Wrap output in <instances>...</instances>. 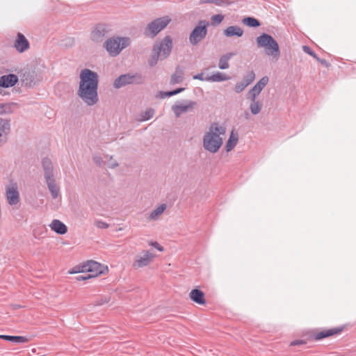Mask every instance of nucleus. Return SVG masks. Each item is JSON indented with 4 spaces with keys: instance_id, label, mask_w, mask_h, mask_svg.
Returning a JSON list of instances; mask_svg holds the SVG:
<instances>
[{
    "instance_id": "37998d69",
    "label": "nucleus",
    "mask_w": 356,
    "mask_h": 356,
    "mask_svg": "<svg viewBox=\"0 0 356 356\" xmlns=\"http://www.w3.org/2000/svg\"><path fill=\"white\" fill-rule=\"evenodd\" d=\"M193 79H198L200 81H207V79H206L207 76H204L203 73H200V74L194 75Z\"/></svg>"
},
{
    "instance_id": "1a4fd4ad",
    "label": "nucleus",
    "mask_w": 356,
    "mask_h": 356,
    "mask_svg": "<svg viewBox=\"0 0 356 356\" xmlns=\"http://www.w3.org/2000/svg\"><path fill=\"white\" fill-rule=\"evenodd\" d=\"M155 257L156 255L153 252L144 250L134 257L132 266L135 269L145 267L150 264Z\"/></svg>"
},
{
    "instance_id": "473e14b6",
    "label": "nucleus",
    "mask_w": 356,
    "mask_h": 356,
    "mask_svg": "<svg viewBox=\"0 0 356 356\" xmlns=\"http://www.w3.org/2000/svg\"><path fill=\"white\" fill-rule=\"evenodd\" d=\"M255 79V74L253 71L247 72L243 78V81L247 83L248 86L251 84Z\"/></svg>"
},
{
    "instance_id": "c03bdc74",
    "label": "nucleus",
    "mask_w": 356,
    "mask_h": 356,
    "mask_svg": "<svg viewBox=\"0 0 356 356\" xmlns=\"http://www.w3.org/2000/svg\"><path fill=\"white\" fill-rule=\"evenodd\" d=\"M8 107L7 104H0V115L7 113L6 108Z\"/></svg>"
},
{
    "instance_id": "6ab92c4d",
    "label": "nucleus",
    "mask_w": 356,
    "mask_h": 356,
    "mask_svg": "<svg viewBox=\"0 0 356 356\" xmlns=\"http://www.w3.org/2000/svg\"><path fill=\"white\" fill-rule=\"evenodd\" d=\"M166 209V204H161L149 214V216L147 217V220L149 222L159 220Z\"/></svg>"
},
{
    "instance_id": "c9c22d12",
    "label": "nucleus",
    "mask_w": 356,
    "mask_h": 356,
    "mask_svg": "<svg viewBox=\"0 0 356 356\" xmlns=\"http://www.w3.org/2000/svg\"><path fill=\"white\" fill-rule=\"evenodd\" d=\"M159 59H161V56H159L158 54L153 53L152 58L149 60V63L151 66H154L157 63Z\"/></svg>"
},
{
    "instance_id": "f704fd0d",
    "label": "nucleus",
    "mask_w": 356,
    "mask_h": 356,
    "mask_svg": "<svg viewBox=\"0 0 356 356\" xmlns=\"http://www.w3.org/2000/svg\"><path fill=\"white\" fill-rule=\"evenodd\" d=\"M247 86H248L247 83H245V82L241 81L240 82L236 83V84L235 85V87H234V91L236 93H240L242 91H243Z\"/></svg>"
},
{
    "instance_id": "423d86ee",
    "label": "nucleus",
    "mask_w": 356,
    "mask_h": 356,
    "mask_svg": "<svg viewBox=\"0 0 356 356\" xmlns=\"http://www.w3.org/2000/svg\"><path fill=\"white\" fill-rule=\"evenodd\" d=\"M5 196L8 204L11 207H16L20 202V194L17 183L10 180L5 187Z\"/></svg>"
},
{
    "instance_id": "9d476101",
    "label": "nucleus",
    "mask_w": 356,
    "mask_h": 356,
    "mask_svg": "<svg viewBox=\"0 0 356 356\" xmlns=\"http://www.w3.org/2000/svg\"><path fill=\"white\" fill-rule=\"evenodd\" d=\"M207 23L205 21H200L198 25L195 27L189 36V41L193 45L197 44L207 35Z\"/></svg>"
},
{
    "instance_id": "6e6552de",
    "label": "nucleus",
    "mask_w": 356,
    "mask_h": 356,
    "mask_svg": "<svg viewBox=\"0 0 356 356\" xmlns=\"http://www.w3.org/2000/svg\"><path fill=\"white\" fill-rule=\"evenodd\" d=\"M170 20L171 19L168 16L156 19L148 24L146 30V34L154 37L161 30L166 27Z\"/></svg>"
},
{
    "instance_id": "f8f14e48",
    "label": "nucleus",
    "mask_w": 356,
    "mask_h": 356,
    "mask_svg": "<svg viewBox=\"0 0 356 356\" xmlns=\"http://www.w3.org/2000/svg\"><path fill=\"white\" fill-rule=\"evenodd\" d=\"M104 266L95 261H88L82 266L81 271L89 273L91 277H95L104 273Z\"/></svg>"
},
{
    "instance_id": "cd10ccee",
    "label": "nucleus",
    "mask_w": 356,
    "mask_h": 356,
    "mask_svg": "<svg viewBox=\"0 0 356 356\" xmlns=\"http://www.w3.org/2000/svg\"><path fill=\"white\" fill-rule=\"evenodd\" d=\"M184 80V73L181 70L177 68L175 72L171 76L170 83H179Z\"/></svg>"
},
{
    "instance_id": "a19ab883",
    "label": "nucleus",
    "mask_w": 356,
    "mask_h": 356,
    "mask_svg": "<svg viewBox=\"0 0 356 356\" xmlns=\"http://www.w3.org/2000/svg\"><path fill=\"white\" fill-rule=\"evenodd\" d=\"M92 277L88 273H87L86 275H79L76 277V280L77 281H84Z\"/></svg>"
},
{
    "instance_id": "2eb2a0df",
    "label": "nucleus",
    "mask_w": 356,
    "mask_h": 356,
    "mask_svg": "<svg viewBox=\"0 0 356 356\" xmlns=\"http://www.w3.org/2000/svg\"><path fill=\"white\" fill-rule=\"evenodd\" d=\"M269 81L267 76H263L259 81L254 86V87L248 92L249 99H257L262 90L266 86Z\"/></svg>"
},
{
    "instance_id": "58836bf2",
    "label": "nucleus",
    "mask_w": 356,
    "mask_h": 356,
    "mask_svg": "<svg viewBox=\"0 0 356 356\" xmlns=\"http://www.w3.org/2000/svg\"><path fill=\"white\" fill-rule=\"evenodd\" d=\"M95 225L100 229H106L108 227V224L102 220L96 221Z\"/></svg>"
},
{
    "instance_id": "79ce46f5",
    "label": "nucleus",
    "mask_w": 356,
    "mask_h": 356,
    "mask_svg": "<svg viewBox=\"0 0 356 356\" xmlns=\"http://www.w3.org/2000/svg\"><path fill=\"white\" fill-rule=\"evenodd\" d=\"M149 245L153 246V247H154L155 248H156L160 252L163 251V248L159 243H157L156 241L150 242Z\"/></svg>"
},
{
    "instance_id": "72a5a7b5",
    "label": "nucleus",
    "mask_w": 356,
    "mask_h": 356,
    "mask_svg": "<svg viewBox=\"0 0 356 356\" xmlns=\"http://www.w3.org/2000/svg\"><path fill=\"white\" fill-rule=\"evenodd\" d=\"M224 16L221 14L214 15L211 17V23L213 25H218L222 22Z\"/></svg>"
},
{
    "instance_id": "20e7f679",
    "label": "nucleus",
    "mask_w": 356,
    "mask_h": 356,
    "mask_svg": "<svg viewBox=\"0 0 356 356\" xmlns=\"http://www.w3.org/2000/svg\"><path fill=\"white\" fill-rule=\"evenodd\" d=\"M258 47L263 48L265 54L277 60L280 57V50L277 42L267 33H262L257 38Z\"/></svg>"
},
{
    "instance_id": "a878e982",
    "label": "nucleus",
    "mask_w": 356,
    "mask_h": 356,
    "mask_svg": "<svg viewBox=\"0 0 356 356\" xmlns=\"http://www.w3.org/2000/svg\"><path fill=\"white\" fill-rule=\"evenodd\" d=\"M238 140V136L237 133L234 131H232L230 136L226 144L227 152L231 151L236 145Z\"/></svg>"
},
{
    "instance_id": "ddd939ff",
    "label": "nucleus",
    "mask_w": 356,
    "mask_h": 356,
    "mask_svg": "<svg viewBox=\"0 0 356 356\" xmlns=\"http://www.w3.org/2000/svg\"><path fill=\"white\" fill-rule=\"evenodd\" d=\"M10 131V120L0 118V147L7 143Z\"/></svg>"
},
{
    "instance_id": "f3484780",
    "label": "nucleus",
    "mask_w": 356,
    "mask_h": 356,
    "mask_svg": "<svg viewBox=\"0 0 356 356\" xmlns=\"http://www.w3.org/2000/svg\"><path fill=\"white\" fill-rule=\"evenodd\" d=\"M14 47L18 52L23 53L29 49L30 44L22 33H18L15 40Z\"/></svg>"
},
{
    "instance_id": "ea45409f",
    "label": "nucleus",
    "mask_w": 356,
    "mask_h": 356,
    "mask_svg": "<svg viewBox=\"0 0 356 356\" xmlns=\"http://www.w3.org/2000/svg\"><path fill=\"white\" fill-rule=\"evenodd\" d=\"M107 166L110 168H115L117 166H118V163L116 161L113 160V158L111 156L109 161L107 162Z\"/></svg>"
},
{
    "instance_id": "09e8293b",
    "label": "nucleus",
    "mask_w": 356,
    "mask_h": 356,
    "mask_svg": "<svg viewBox=\"0 0 356 356\" xmlns=\"http://www.w3.org/2000/svg\"><path fill=\"white\" fill-rule=\"evenodd\" d=\"M245 117L246 119H248L249 118V113H245Z\"/></svg>"
},
{
    "instance_id": "e433bc0d",
    "label": "nucleus",
    "mask_w": 356,
    "mask_h": 356,
    "mask_svg": "<svg viewBox=\"0 0 356 356\" xmlns=\"http://www.w3.org/2000/svg\"><path fill=\"white\" fill-rule=\"evenodd\" d=\"M213 3L218 6H227L229 5V2L226 0H213Z\"/></svg>"
},
{
    "instance_id": "c756f323",
    "label": "nucleus",
    "mask_w": 356,
    "mask_h": 356,
    "mask_svg": "<svg viewBox=\"0 0 356 356\" xmlns=\"http://www.w3.org/2000/svg\"><path fill=\"white\" fill-rule=\"evenodd\" d=\"M154 115V110L153 108H148L145 111L142 112L140 115V121H146L152 118Z\"/></svg>"
},
{
    "instance_id": "49530a36",
    "label": "nucleus",
    "mask_w": 356,
    "mask_h": 356,
    "mask_svg": "<svg viewBox=\"0 0 356 356\" xmlns=\"http://www.w3.org/2000/svg\"><path fill=\"white\" fill-rule=\"evenodd\" d=\"M303 342L302 341H300V340H296V341H293L291 343V346H296V345H299V344H302Z\"/></svg>"
},
{
    "instance_id": "c85d7f7f",
    "label": "nucleus",
    "mask_w": 356,
    "mask_h": 356,
    "mask_svg": "<svg viewBox=\"0 0 356 356\" xmlns=\"http://www.w3.org/2000/svg\"><path fill=\"white\" fill-rule=\"evenodd\" d=\"M340 331H341V330H339V329H331V330H325V331H321V332H318L316 334L315 337H316V339L320 340L323 338L332 336L334 334L339 333V332H340Z\"/></svg>"
},
{
    "instance_id": "412c9836",
    "label": "nucleus",
    "mask_w": 356,
    "mask_h": 356,
    "mask_svg": "<svg viewBox=\"0 0 356 356\" xmlns=\"http://www.w3.org/2000/svg\"><path fill=\"white\" fill-rule=\"evenodd\" d=\"M189 297L193 302L199 305H204L205 303L204 294L199 289H193L189 293Z\"/></svg>"
},
{
    "instance_id": "f03ea898",
    "label": "nucleus",
    "mask_w": 356,
    "mask_h": 356,
    "mask_svg": "<svg viewBox=\"0 0 356 356\" xmlns=\"http://www.w3.org/2000/svg\"><path fill=\"white\" fill-rule=\"evenodd\" d=\"M226 132L224 126L212 123L203 137V147L211 153L217 152L222 145V138Z\"/></svg>"
},
{
    "instance_id": "9b49d317",
    "label": "nucleus",
    "mask_w": 356,
    "mask_h": 356,
    "mask_svg": "<svg viewBox=\"0 0 356 356\" xmlns=\"http://www.w3.org/2000/svg\"><path fill=\"white\" fill-rule=\"evenodd\" d=\"M172 41L170 37H165L160 43L156 44L153 48V53L158 54L161 59L167 58L172 50Z\"/></svg>"
},
{
    "instance_id": "de8ad7c7",
    "label": "nucleus",
    "mask_w": 356,
    "mask_h": 356,
    "mask_svg": "<svg viewBox=\"0 0 356 356\" xmlns=\"http://www.w3.org/2000/svg\"><path fill=\"white\" fill-rule=\"evenodd\" d=\"M316 58L323 65H327V62L325 60H321L317 57Z\"/></svg>"
},
{
    "instance_id": "aec40b11",
    "label": "nucleus",
    "mask_w": 356,
    "mask_h": 356,
    "mask_svg": "<svg viewBox=\"0 0 356 356\" xmlns=\"http://www.w3.org/2000/svg\"><path fill=\"white\" fill-rule=\"evenodd\" d=\"M49 227L51 230L55 232L58 234H65L67 232V226L59 220L54 219L49 225Z\"/></svg>"
},
{
    "instance_id": "7ed1b4c3",
    "label": "nucleus",
    "mask_w": 356,
    "mask_h": 356,
    "mask_svg": "<svg viewBox=\"0 0 356 356\" xmlns=\"http://www.w3.org/2000/svg\"><path fill=\"white\" fill-rule=\"evenodd\" d=\"M42 166L45 182L51 197L56 199L60 195V186L56 183V172L53 163L49 158H44L42 161Z\"/></svg>"
},
{
    "instance_id": "2f4dec72",
    "label": "nucleus",
    "mask_w": 356,
    "mask_h": 356,
    "mask_svg": "<svg viewBox=\"0 0 356 356\" xmlns=\"http://www.w3.org/2000/svg\"><path fill=\"white\" fill-rule=\"evenodd\" d=\"M243 22L250 27H257L260 25L259 22L257 19L250 17L244 18Z\"/></svg>"
},
{
    "instance_id": "4468645a",
    "label": "nucleus",
    "mask_w": 356,
    "mask_h": 356,
    "mask_svg": "<svg viewBox=\"0 0 356 356\" xmlns=\"http://www.w3.org/2000/svg\"><path fill=\"white\" fill-rule=\"evenodd\" d=\"M108 32V26L104 24L97 25L91 33V39L96 42H102Z\"/></svg>"
},
{
    "instance_id": "f257e3e1",
    "label": "nucleus",
    "mask_w": 356,
    "mask_h": 356,
    "mask_svg": "<svg viewBox=\"0 0 356 356\" xmlns=\"http://www.w3.org/2000/svg\"><path fill=\"white\" fill-rule=\"evenodd\" d=\"M79 78L78 96L88 106L96 104L99 101L98 74L89 69H83L80 72Z\"/></svg>"
},
{
    "instance_id": "a211bd4d",
    "label": "nucleus",
    "mask_w": 356,
    "mask_h": 356,
    "mask_svg": "<svg viewBox=\"0 0 356 356\" xmlns=\"http://www.w3.org/2000/svg\"><path fill=\"white\" fill-rule=\"evenodd\" d=\"M18 81V77L13 74L3 75L0 77V87L10 88L15 86Z\"/></svg>"
},
{
    "instance_id": "5701e85b",
    "label": "nucleus",
    "mask_w": 356,
    "mask_h": 356,
    "mask_svg": "<svg viewBox=\"0 0 356 356\" xmlns=\"http://www.w3.org/2000/svg\"><path fill=\"white\" fill-rule=\"evenodd\" d=\"M236 54L229 52L222 55L219 60L218 67L221 70H226L229 67V60L235 56Z\"/></svg>"
},
{
    "instance_id": "7c9ffc66",
    "label": "nucleus",
    "mask_w": 356,
    "mask_h": 356,
    "mask_svg": "<svg viewBox=\"0 0 356 356\" xmlns=\"http://www.w3.org/2000/svg\"><path fill=\"white\" fill-rule=\"evenodd\" d=\"M184 90V88H177V89H176L175 90H172V91L160 92L159 95V97L160 98L164 99V98L169 97L175 95L177 94H179V93H180L181 92H182Z\"/></svg>"
},
{
    "instance_id": "4c0bfd02",
    "label": "nucleus",
    "mask_w": 356,
    "mask_h": 356,
    "mask_svg": "<svg viewBox=\"0 0 356 356\" xmlns=\"http://www.w3.org/2000/svg\"><path fill=\"white\" fill-rule=\"evenodd\" d=\"M92 159L94 162L98 165H102L105 163L102 158L97 154H95Z\"/></svg>"
},
{
    "instance_id": "393cba45",
    "label": "nucleus",
    "mask_w": 356,
    "mask_h": 356,
    "mask_svg": "<svg viewBox=\"0 0 356 356\" xmlns=\"http://www.w3.org/2000/svg\"><path fill=\"white\" fill-rule=\"evenodd\" d=\"M206 79L209 82H220L229 80V76L224 73L217 72L211 76H207Z\"/></svg>"
},
{
    "instance_id": "bb28decb",
    "label": "nucleus",
    "mask_w": 356,
    "mask_h": 356,
    "mask_svg": "<svg viewBox=\"0 0 356 356\" xmlns=\"http://www.w3.org/2000/svg\"><path fill=\"white\" fill-rule=\"evenodd\" d=\"M250 99L252 102L250 105V110L253 115H257L258 113H260V111L261 110L262 103L261 102L257 100V99Z\"/></svg>"
},
{
    "instance_id": "0eeeda50",
    "label": "nucleus",
    "mask_w": 356,
    "mask_h": 356,
    "mask_svg": "<svg viewBox=\"0 0 356 356\" xmlns=\"http://www.w3.org/2000/svg\"><path fill=\"white\" fill-rule=\"evenodd\" d=\"M197 104L195 101L182 100L175 102L172 106V111L177 118L180 117L182 114L192 112L194 111Z\"/></svg>"
},
{
    "instance_id": "b1692460",
    "label": "nucleus",
    "mask_w": 356,
    "mask_h": 356,
    "mask_svg": "<svg viewBox=\"0 0 356 356\" xmlns=\"http://www.w3.org/2000/svg\"><path fill=\"white\" fill-rule=\"evenodd\" d=\"M0 339L16 343H25L29 341V339L24 336L0 335Z\"/></svg>"
},
{
    "instance_id": "a18cd8bd",
    "label": "nucleus",
    "mask_w": 356,
    "mask_h": 356,
    "mask_svg": "<svg viewBox=\"0 0 356 356\" xmlns=\"http://www.w3.org/2000/svg\"><path fill=\"white\" fill-rule=\"evenodd\" d=\"M303 49H304V51L305 52H307L309 54L313 56L314 58H316V56L312 51H310V49H309V48L308 47L304 46Z\"/></svg>"
},
{
    "instance_id": "4be33fe9",
    "label": "nucleus",
    "mask_w": 356,
    "mask_h": 356,
    "mask_svg": "<svg viewBox=\"0 0 356 356\" xmlns=\"http://www.w3.org/2000/svg\"><path fill=\"white\" fill-rule=\"evenodd\" d=\"M224 34L227 37L237 36L241 37L243 34V29L237 26H230L224 31Z\"/></svg>"
},
{
    "instance_id": "39448f33",
    "label": "nucleus",
    "mask_w": 356,
    "mask_h": 356,
    "mask_svg": "<svg viewBox=\"0 0 356 356\" xmlns=\"http://www.w3.org/2000/svg\"><path fill=\"white\" fill-rule=\"evenodd\" d=\"M131 44V39L129 37H112L106 40L104 47L111 56L115 57L129 47Z\"/></svg>"
},
{
    "instance_id": "dca6fc26",
    "label": "nucleus",
    "mask_w": 356,
    "mask_h": 356,
    "mask_svg": "<svg viewBox=\"0 0 356 356\" xmlns=\"http://www.w3.org/2000/svg\"><path fill=\"white\" fill-rule=\"evenodd\" d=\"M134 83H139V81H136V76L134 75H130L129 74H122L118 77L115 80L113 86L115 88H120L128 84H131Z\"/></svg>"
}]
</instances>
